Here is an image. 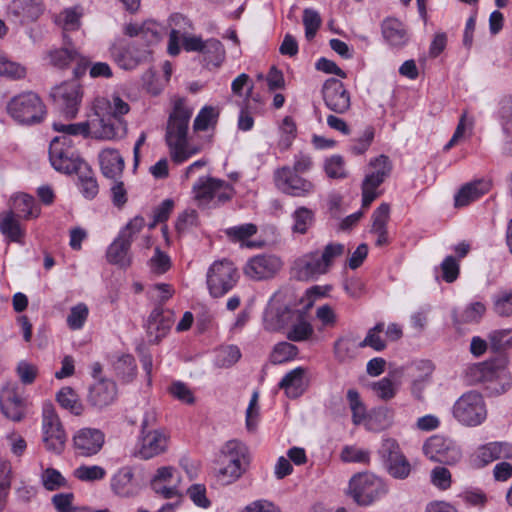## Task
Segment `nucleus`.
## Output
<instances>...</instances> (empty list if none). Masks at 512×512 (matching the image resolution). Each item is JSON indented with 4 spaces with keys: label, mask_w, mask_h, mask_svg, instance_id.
<instances>
[{
    "label": "nucleus",
    "mask_w": 512,
    "mask_h": 512,
    "mask_svg": "<svg viewBox=\"0 0 512 512\" xmlns=\"http://www.w3.org/2000/svg\"><path fill=\"white\" fill-rule=\"evenodd\" d=\"M423 452L433 462L455 465L462 458V451L457 443L447 437L434 435L423 445Z\"/></svg>",
    "instance_id": "4468645a"
},
{
    "label": "nucleus",
    "mask_w": 512,
    "mask_h": 512,
    "mask_svg": "<svg viewBox=\"0 0 512 512\" xmlns=\"http://www.w3.org/2000/svg\"><path fill=\"white\" fill-rule=\"evenodd\" d=\"M373 393L382 400L394 398L398 390V383L391 377L386 376L371 384Z\"/></svg>",
    "instance_id": "5fc2aeb1"
},
{
    "label": "nucleus",
    "mask_w": 512,
    "mask_h": 512,
    "mask_svg": "<svg viewBox=\"0 0 512 512\" xmlns=\"http://www.w3.org/2000/svg\"><path fill=\"white\" fill-rule=\"evenodd\" d=\"M82 94L81 86L75 81L61 83L51 91L56 106L67 119H74L77 116Z\"/></svg>",
    "instance_id": "dca6fc26"
},
{
    "label": "nucleus",
    "mask_w": 512,
    "mask_h": 512,
    "mask_svg": "<svg viewBox=\"0 0 512 512\" xmlns=\"http://www.w3.org/2000/svg\"><path fill=\"white\" fill-rule=\"evenodd\" d=\"M7 112L16 122L24 125L41 123L47 114L45 104L34 92L14 96L7 104Z\"/></svg>",
    "instance_id": "20e7f679"
},
{
    "label": "nucleus",
    "mask_w": 512,
    "mask_h": 512,
    "mask_svg": "<svg viewBox=\"0 0 512 512\" xmlns=\"http://www.w3.org/2000/svg\"><path fill=\"white\" fill-rule=\"evenodd\" d=\"M388 473L396 479H405L411 472V465L402 453L385 463Z\"/></svg>",
    "instance_id": "6e6d98bb"
},
{
    "label": "nucleus",
    "mask_w": 512,
    "mask_h": 512,
    "mask_svg": "<svg viewBox=\"0 0 512 512\" xmlns=\"http://www.w3.org/2000/svg\"><path fill=\"white\" fill-rule=\"evenodd\" d=\"M384 331V323H378L373 328L369 329L366 337L358 342V346L363 348L369 346L376 351L385 349V341L381 338L380 334Z\"/></svg>",
    "instance_id": "0e129e2a"
},
{
    "label": "nucleus",
    "mask_w": 512,
    "mask_h": 512,
    "mask_svg": "<svg viewBox=\"0 0 512 512\" xmlns=\"http://www.w3.org/2000/svg\"><path fill=\"white\" fill-rule=\"evenodd\" d=\"M125 34L140 37L147 45L158 43L165 34V28L154 20H146L141 24L130 23L125 27Z\"/></svg>",
    "instance_id": "bb28decb"
},
{
    "label": "nucleus",
    "mask_w": 512,
    "mask_h": 512,
    "mask_svg": "<svg viewBox=\"0 0 512 512\" xmlns=\"http://www.w3.org/2000/svg\"><path fill=\"white\" fill-rule=\"evenodd\" d=\"M453 416L464 426L481 425L487 418V409L482 395L476 391L464 393L453 406Z\"/></svg>",
    "instance_id": "6e6552de"
},
{
    "label": "nucleus",
    "mask_w": 512,
    "mask_h": 512,
    "mask_svg": "<svg viewBox=\"0 0 512 512\" xmlns=\"http://www.w3.org/2000/svg\"><path fill=\"white\" fill-rule=\"evenodd\" d=\"M391 422L390 412L387 409H378L367 414V418L362 424L369 431L379 432L388 428Z\"/></svg>",
    "instance_id": "864d4df0"
},
{
    "label": "nucleus",
    "mask_w": 512,
    "mask_h": 512,
    "mask_svg": "<svg viewBox=\"0 0 512 512\" xmlns=\"http://www.w3.org/2000/svg\"><path fill=\"white\" fill-rule=\"evenodd\" d=\"M99 164L106 178L117 180L124 169V159L116 149H104L99 153Z\"/></svg>",
    "instance_id": "2f4dec72"
},
{
    "label": "nucleus",
    "mask_w": 512,
    "mask_h": 512,
    "mask_svg": "<svg viewBox=\"0 0 512 512\" xmlns=\"http://www.w3.org/2000/svg\"><path fill=\"white\" fill-rule=\"evenodd\" d=\"M170 435L161 429L142 430L136 455L149 460L168 450Z\"/></svg>",
    "instance_id": "aec40b11"
},
{
    "label": "nucleus",
    "mask_w": 512,
    "mask_h": 512,
    "mask_svg": "<svg viewBox=\"0 0 512 512\" xmlns=\"http://www.w3.org/2000/svg\"><path fill=\"white\" fill-rule=\"evenodd\" d=\"M297 311L292 310L285 302V295L276 292L271 297L264 312V325L269 331H279L292 323Z\"/></svg>",
    "instance_id": "f3484780"
},
{
    "label": "nucleus",
    "mask_w": 512,
    "mask_h": 512,
    "mask_svg": "<svg viewBox=\"0 0 512 512\" xmlns=\"http://www.w3.org/2000/svg\"><path fill=\"white\" fill-rule=\"evenodd\" d=\"M11 12L22 22L35 21L43 12L42 0H14Z\"/></svg>",
    "instance_id": "f704fd0d"
},
{
    "label": "nucleus",
    "mask_w": 512,
    "mask_h": 512,
    "mask_svg": "<svg viewBox=\"0 0 512 512\" xmlns=\"http://www.w3.org/2000/svg\"><path fill=\"white\" fill-rule=\"evenodd\" d=\"M173 322L174 317L171 310L156 306L148 316L145 325L148 341L158 343L168 334Z\"/></svg>",
    "instance_id": "4be33fe9"
},
{
    "label": "nucleus",
    "mask_w": 512,
    "mask_h": 512,
    "mask_svg": "<svg viewBox=\"0 0 512 512\" xmlns=\"http://www.w3.org/2000/svg\"><path fill=\"white\" fill-rule=\"evenodd\" d=\"M433 370L434 367L428 360L416 361L406 368V376L411 380V391L416 398H421Z\"/></svg>",
    "instance_id": "393cba45"
},
{
    "label": "nucleus",
    "mask_w": 512,
    "mask_h": 512,
    "mask_svg": "<svg viewBox=\"0 0 512 512\" xmlns=\"http://www.w3.org/2000/svg\"><path fill=\"white\" fill-rule=\"evenodd\" d=\"M214 476L221 485H230L238 481L247 471L241 464L231 463L226 458L217 455Z\"/></svg>",
    "instance_id": "7c9ffc66"
},
{
    "label": "nucleus",
    "mask_w": 512,
    "mask_h": 512,
    "mask_svg": "<svg viewBox=\"0 0 512 512\" xmlns=\"http://www.w3.org/2000/svg\"><path fill=\"white\" fill-rule=\"evenodd\" d=\"M218 456L227 458L231 463L241 464L246 469H248L250 463L247 447L237 440L226 442L221 447Z\"/></svg>",
    "instance_id": "c9c22d12"
},
{
    "label": "nucleus",
    "mask_w": 512,
    "mask_h": 512,
    "mask_svg": "<svg viewBox=\"0 0 512 512\" xmlns=\"http://www.w3.org/2000/svg\"><path fill=\"white\" fill-rule=\"evenodd\" d=\"M238 280V269L232 261L227 259L214 261L207 270V288L209 294L215 298L227 294Z\"/></svg>",
    "instance_id": "423d86ee"
},
{
    "label": "nucleus",
    "mask_w": 512,
    "mask_h": 512,
    "mask_svg": "<svg viewBox=\"0 0 512 512\" xmlns=\"http://www.w3.org/2000/svg\"><path fill=\"white\" fill-rule=\"evenodd\" d=\"M289 326L290 329L286 333V337L294 342L306 341L314 332L312 325L306 319L305 312L298 310Z\"/></svg>",
    "instance_id": "4c0bfd02"
},
{
    "label": "nucleus",
    "mask_w": 512,
    "mask_h": 512,
    "mask_svg": "<svg viewBox=\"0 0 512 512\" xmlns=\"http://www.w3.org/2000/svg\"><path fill=\"white\" fill-rule=\"evenodd\" d=\"M292 232L297 234H306L314 223V212L304 206L298 207L292 213Z\"/></svg>",
    "instance_id": "09e8293b"
},
{
    "label": "nucleus",
    "mask_w": 512,
    "mask_h": 512,
    "mask_svg": "<svg viewBox=\"0 0 512 512\" xmlns=\"http://www.w3.org/2000/svg\"><path fill=\"white\" fill-rule=\"evenodd\" d=\"M370 171L366 174L362 183V206L368 208L379 196L377 188L390 175L392 164L385 155L372 159L369 163Z\"/></svg>",
    "instance_id": "f8f14e48"
},
{
    "label": "nucleus",
    "mask_w": 512,
    "mask_h": 512,
    "mask_svg": "<svg viewBox=\"0 0 512 512\" xmlns=\"http://www.w3.org/2000/svg\"><path fill=\"white\" fill-rule=\"evenodd\" d=\"M49 160L52 167L62 173H76L85 165L74 147L72 139L67 136L55 137L49 146Z\"/></svg>",
    "instance_id": "39448f33"
},
{
    "label": "nucleus",
    "mask_w": 512,
    "mask_h": 512,
    "mask_svg": "<svg viewBox=\"0 0 512 512\" xmlns=\"http://www.w3.org/2000/svg\"><path fill=\"white\" fill-rule=\"evenodd\" d=\"M40 481L47 491H57L68 486V481L61 472L51 467L42 470Z\"/></svg>",
    "instance_id": "8fccbe9b"
},
{
    "label": "nucleus",
    "mask_w": 512,
    "mask_h": 512,
    "mask_svg": "<svg viewBox=\"0 0 512 512\" xmlns=\"http://www.w3.org/2000/svg\"><path fill=\"white\" fill-rule=\"evenodd\" d=\"M116 398L117 386L115 382L101 379L90 387L87 401L94 408L103 409L113 404Z\"/></svg>",
    "instance_id": "b1692460"
},
{
    "label": "nucleus",
    "mask_w": 512,
    "mask_h": 512,
    "mask_svg": "<svg viewBox=\"0 0 512 512\" xmlns=\"http://www.w3.org/2000/svg\"><path fill=\"white\" fill-rule=\"evenodd\" d=\"M474 370L478 380L489 383L490 388L497 393L505 392L512 385V377L507 369L505 358L482 363L476 366Z\"/></svg>",
    "instance_id": "ddd939ff"
},
{
    "label": "nucleus",
    "mask_w": 512,
    "mask_h": 512,
    "mask_svg": "<svg viewBox=\"0 0 512 512\" xmlns=\"http://www.w3.org/2000/svg\"><path fill=\"white\" fill-rule=\"evenodd\" d=\"M492 348L495 351L512 347V329L495 330L489 335Z\"/></svg>",
    "instance_id": "774afa93"
},
{
    "label": "nucleus",
    "mask_w": 512,
    "mask_h": 512,
    "mask_svg": "<svg viewBox=\"0 0 512 512\" xmlns=\"http://www.w3.org/2000/svg\"><path fill=\"white\" fill-rule=\"evenodd\" d=\"M493 310L500 317L512 316V289L503 290L494 295Z\"/></svg>",
    "instance_id": "bf43d9fd"
},
{
    "label": "nucleus",
    "mask_w": 512,
    "mask_h": 512,
    "mask_svg": "<svg viewBox=\"0 0 512 512\" xmlns=\"http://www.w3.org/2000/svg\"><path fill=\"white\" fill-rule=\"evenodd\" d=\"M192 115L193 108L186 99L178 98L173 102V107L166 124L165 142L171 160L175 164L184 163L201 150L200 146L191 144L188 140L189 124Z\"/></svg>",
    "instance_id": "f03ea898"
},
{
    "label": "nucleus",
    "mask_w": 512,
    "mask_h": 512,
    "mask_svg": "<svg viewBox=\"0 0 512 512\" xmlns=\"http://www.w3.org/2000/svg\"><path fill=\"white\" fill-rule=\"evenodd\" d=\"M273 179L277 189L290 196L306 197L315 191L312 181L301 177L289 166L276 169Z\"/></svg>",
    "instance_id": "2eb2a0df"
},
{
    "label": "nucleus",
    "mask_w": 512,
    "mask_h": 512,
    "mask_svg": "<svg viewBox=\"0 0 512 512\" xmlns=\"http://www.w3.org/2000/svg\"><path fill=\"white\" fill-rule=\"evenodd\" d=\"M195 201L200 207H218L230 201L235 190L228 182L214 177H200L192 187Z\"/></svg>",
    "instance_id": "7ed1b4c3"
},
{
    "label": "nucleus",
    "mask_w": 512,
    "mask_h": 512,
    "mask_svg": "<svg viewBox=\"0 0 512 512\" xmlns=\"http://www.w3.org/2000/svg\"><path fill=\"white\" fill-rule=\"evenodd\" d=\"M308 379L306 377V369L303 367H296L289 371L278 386L283 389L286 396L289 398H297L301 396L308 387Z\"/></svg>",
    "instance_id": "cd10ccee"
},
{
    "label": "nucleus",
    "mask_w": 512,
    "mask_h": 512,
    "mask_svg": "<svg viewBox=\"0 0 512 512\" xmlns=\"http://www.w3.org/2000/svg\"><path fill=\"white\" fill-rule=\"evenodd\" d=\"M28 399L24 388L15 381H7L0 388V411L11 421L20 422L26 416Z\"/></svg>",
    "instance_id": "1a4fd4ad"
},
{
    "label": "nucleus",
    "mask_w": 512,
    "mask_h": 512,
    "mask_svg": "<svg viewBox=\"0 0 512 512\" xmlns=\"http://www.w3.org/2000/svg\"><path fill=\"white\" fill-rule=\"evenodd\" d=\"M144 226V218L136 216L119 232L107 249V259L110 263L121 267H128L131 264V243Z\"/></svg>",
    "instance_id": "0eeeda50"
},
{
    "label": "nucleus",
    "mask_w": 512,
    "mask_h": 512,
    "mask_svg": "<svg viewBox=\"0 0 512 512\" xmlns=\"http://www.w3.org/2000/svg\"><path fill=\"white\" fill-rule=\"evenodd\" d=\"M75 495L71 492L57 493L52 496L51 503L57 512H75L84 506L75 505Z\"/></svg>",
    "instance_id": "e2e57ef3"
},
{
    "label": "nucleus",
    "mask_w": 512,
    "mask_h": 512,
    "mask_svg": "<svg viewBox=\"0 0 512 512\" xmlns=\"http://www.w3.org/2000/svg\"><path fill=\"white\" fill-rule=\"evenodd\" d=\"M490 190V183L485 180H476L464 185L455 196V206L464 207L476 201Z\"/></svg>",
    "instance_id": "72a5a7b5"
},
{
    "label": "nucleus",
    "mask_w": 512,
    "mask_h": 512,
    "mask_svg": "<svg viewBox=\"0 0 512 512\" xmlns=\"http://www.w3.org/2000/svg\"><path fill=\"white\" fill-rule=\"evenodd\" d=\"M105 436L96 428L79 429L73 436V446L77 454L90 457L96 455L103 447Z\"/></svg>",
    "instance_id": "5701e85b"
},
{
    "label": "nucleus",
    "mask_w": 512,
    "mask_h": 512,
    "mask_svg": "<svg viewBox=\"0 0 512 512\" xmlns=\"http://www.w3.org/2000/svg\"><path fill=\"white\" fill-rule=\"evenodd\" d=\"M320 251H314L304 255L297 261L299 275L302 278H312L328 272V268L321 260Z\"/></svg>",
    "instance_id": "473e14b6"
},
{
    "label": "nucleus",
    "mask_w": 512,
    "mask_h": 512,
    "mask_svg": "<svg viewBox=\"0 0 512 512\" xmlns=\"http://www.w3.org/2000/svg\"><path fill=\"white\" fill-rule=\"evenodd\" d=\"M42 431L45 448L54 454H61L65 448L67 435L51 403H45L43 405Z\"/></svg>",
    "instance_id": "9b49d317"
},
{
    "label": "nucleus",
    "mask_w": 512,
    "mask_h": 512,
    "mask_svg": "<svg viewBox=\"0 0 512 512\" xmlns=\"http://www.w3.org/2000/svg\"><path fill=\"white\" fill-rule=\"evenodd\" d=\"M381 32L385 42L393 48H402L410 40L409 32L399 19L387 17L381 23Z\"/></svg>",
    "instance_id": "a878e982"
},
{
    "label": "nucleus",
    "mask_w": 512,
    "mask_h": 512,
    "mask_svg": "<svg viewBox=\"0 0 512 512\" xmlns=\"http://www.w3.org/2000/svg\"><path fill=\"white\" fill-rule=\"evenodd\" d=\"M357 347H359L358 343L353 338L339 339L334 345L335 356L339 361L344 362L355 356Z\"/></svg>",
    "instance_id": "69168bd1"
},
{
    "label": "nucleus",
    "mask_w": 512,
    "mask_h": 512,
    "mask_svg": "<svg viewBox=\"0 0 512 512\" xmlns=\"http://www.w3.org/2000/svg\"><path fill=\"white\" fill-rule=\"evenodd\" d=\"M112 490L121 497L134 496L139 491V484L134 479L133 469L123 467L111 479Z\"/></svg>",
    "instance_id": "c756f323"
},
{
    "label": "nucleus",
    "mask_w": 512,
    "mask_h": 512,
    "mask_svg": "<svg viewBox=\"0 0 512 512\" xmlns=\"http://www.w3.org/2000/svg\"><path fill=\"white\" fill-rule=\"evenodd\" d=\"M93 116L89 121L63 124L53 123V129L61 136H88L102 140L123 138L127 133V124L123 116L129 113L128 102L117 92L109 96H98L92 103Z\"/></svg>",
    "instance_id": "f257e3e1"
},
{
    "label": "nucleus",
    "mask_w": 512,
    "mask_h": 512,
    "mask_svg": "<svg viewBox=\"0 0 512 512\" xmlns=\"http://www.w3.org/2000/svg\"><path fill=\"white\" fill-rule=\"evenodd\" d=\"M13 212L17 217L24 219L36 218L40 214V208L33 197L27 194H19L13 198Z\"/></svg>",
    "instance_id": "79ce46f5"
},
{
    "label": "nucleus",
    "mask_w": 512,
    "mask_h": 512,
    "mask_svg": "<svg viewBox=\"0 0 512 512\" xmlns=\"http://www.w3.org/2000/svg\"><path fill=\"white\" fill-rule=\"evenodd\" d=\"M180 483L181 475L173 466L159 467L150 481L153 491L165 499L181 496Z\"/></svg>",
    "instance_id": "6ab92c4d"
},
{
    "label": "nucleus",
    "mask_w": 512,
    "mask_h": 512,
    "mask_svg": "<svg viewBox=\"0 0 512 512\" xmlns=\"http://www.w3.org/2000/svg\"><path fill=\"white\" fill-rule=\"evenodd\" d=\"M387 492L383 481L370 473L353 476L349 482V494L360 506H369Z\"/></svg>",
    "instance_id": "9d476101"
},
{
    "label": "nucleus",
    "mask_w": 512,
    "mask_h": 512,
    "mask_svg": "<svg viewBox=\"0 0 512 512\" xmlns=\"http://www.w3.org/2000/svg\"><path fill=\"white\" fill-rule=\"evenodd\" d=\"M281 259L273 254H259L248 259L243 272L246 277L254 281L273 278L282 268Z\"/></svg>",
    "instance_id": "a211bd4d"
},
{
    "label": "nucleus",
    "mask_w": 512,
    "mask_h": 512,
    "mask_svg": "<svg viewBox=\"0 0 512 512\" xmlns=\"http://www.w3.org/2000/svg\"><path fill=\"white\" fill-rule=\"evenodd\" d=\"M107 472L99 465H81L73 471V476L82 482H94L105 478Z\"/></svg>",
    "instance_id": "4d7b16f0"
},
{
    "label": "nucleus",
    "mask_w": 512,
    "mask_h": 512,
    "mask_svg": "<svg viewBox=\"0 0 512 512\" xmlns=\"http://www.w3.org/2000/svg\"><path fill=\"white\" fill-rule=\"evenodd\" d=\"M298 354V348L288 342H281L275 345L271 353V361L274 364H281L290 361Z\"/></svg>",
    "instance_id": "680f3d73"
},
{
    "label": "nucleus",
    "mask_w": 512,
    "mask_h": 512,
    "mask_svg": "<svg viewBox=\"0 0 512 512\" xmlns=\"http://www.w3.org/2000/svg\"><path fill=\"white\" fill-rule=\"evenodd\" d=\"M322 95L329 110L344 114L350 109V94L340 80L335 78L326 80L322 88Z\"/></svg>",
    "instance_id": "412c9836"
},
{
    "label": "nucleus",
    "mask_w": 512,
    "mask_h": 512,
    "mask_svg": "<svg viewBox=\"0 0 512 512\" xmlns=\"http://www.w3.org/2000/svg\"><path fill=\"white\" fill-rule=\"evenodd\" d=\"M82 8L79 6L64 9L56 18V22L65 31H74L80 28Z\"/></svg>",
    "instance_id": "3c124183"
},
{
    "label": "nucleus",
    "mask_w": 512,
    "mask_h": 512,
    "mask_svg": "<svg viewBox=\"0 0 512 512\" xmlns=\"http://www.w3.org/2000/svg\"><path fill=\"white\" fill-rule=\"evenodd\" d=\"M218 115L219 113L214 107H203L194 119V131H206L209 127L214 126L217 122Z\"/></svg>",
    "instance_id": "13d9d810"
},
{
    "label": "nucleus",
    "mask_w": 512,
    "mask_h": 512,
    "mask_svg": "<svg viewBox=\"0 0 512 512\" xmlns=\"http://www.w3.org/2000/svg\"><path fill=\"white\" fill-rule=\"evenodd\" d=\"M346 400L352 413L354 425H361L367 418V408L359 392L356 389H349L346 393Z\"/></svg>",
    "instance_id": "a18cd8bd"
},
{
    "label": "nucleus",
    "mask_w": 512,
    "mask_h": 512,
    "mask_svg": "<svg viewBox=\"0 0 512 512\" xmlns=\"http://www.w3.org/2000/svg\"><path fill=\"white\" fill-rule=\"evenodd\" d=\"M509 451L506 443L490 442L477 449L473 456L474 465L477 468L484 467L495 460L508 457Z\"/></svg>",
    "instance_id": "c85d7f7f"
},
{
    "label": "nucleus",
    "mask_w": 512,
    "mask_h": 512,
    "mask_svg": "<svg viewBox=\"0 0 512 512\" xmlns=\"http://www.w3.org/2000/svg\"><path fill=\"white\" fill-rule=\"evenodd\" d=\"M241 358L240 349L236 345L221 346L215 351L214 363L219 368H229Z\"/></svg>",
    "instance_id": "de8ad7c7"
},
{
    "label": "nucleus",
    "mask_w": 512,
    "mask_h": 512,
    "mask_svg": "<svg viewBox=\"0 0 512 512\" xmlns=\"http://www.w3.org/2000/svg\"><path fill=\"white\" fill-rule=\"evenodd\" d=\"M202 53L207 65L219 67L225 59V49L222 43L217 39L205 41Z\"/></svg>",
    "instance_id": "603ef678"
},
{
    "label": "nucleus",
    "mask_w": 512,
    "mask_h": 512,
    "mask_svg": "<svg viewBox=\"0 0 512 512\" xmlns=\"http://www.w3.org/2000/svg\"><path fill=\"white\" fill-rule=\"evenodd\" d=\"M117 377L124 383L131 382L136 375L135 359L131 355L120 356L113 364Z\"/></svg>",
    "instance_id": "49530a36"
},
{
    "label": "nucleus",
    "mask_w": 512,
    "mask_h": 512,
    "mask_svg": "<svg viewBox=\"0 0 512 512\" xmlns=\"http://www.w3.org/2000/svg\"><path fill=\"white\" fill-rule=\"evenodd\" d=\"M0 231L12 242L20 243L24 237V230L12 210L0 213Z\"/></svg>",
    "instance_id": "e433bc0d"
},
{
    "label": "nucleus",
    "mask_w": 512,
    "mask_h": 512,
    "mask_svg": "<svg viewBox=\"0 0 512 512\" xmlns=\"http://www.w3.org/2000/svg\"><path fill=\"white\" fill-rule=\"evenodd\" d=\"M389 217L390 207L387 203H382L372 214L370 232L374 234L381 231H387Z\"/></svg>",
    "instance_id": "338daca9"
},
{
    "label": "nucleus",
    "mask_w": 512,
    "mask_h": 512,
    "mask_svg": "<svg viewBox=\"0 0 512 512\" xmlns=\"http://www.w3.org/2000/svg\"><path fill=\"white\" fill-rule=\"evenodd\" d=\"M89 315V309L85 303H78L70 309L67 316V325L71 330L83 328Z\"/></svg>",
    "instance_id": "052dcab7"
},
{
    "label": "nucleus",
    "mask_w": 512,
    "mask_h": 512,
    "mask_svg": "<svg viewBox=\"0 0 512 512\" xmlns=\"http://www.w3.org/2000/svg\"><path fill=\"white\" fill-rule=\"evenodd\" d=\"M47 58L49 63L59 69H64L74 61L80 59L78 51L71 46L54 49L48 52Z\"/></svg>",
    "instance_id": "c03bdc74"
},
{
    "label": "nucleus",
    "mask_w": 512,
    "mask_h": 512,
    "mask_svg": "<svg viewBox=\"0 0 512 512\" xmlns=\"http://www.w3.org/2000/svg\"><path fill=\"white\" fill-rule=\"evenodd\" d=\"M148 51H142L139 54H134L132 47L124 49H114L112 56L118 66L125 70H132L136 68L142 61L146 59Z\"/></svg>",
    "instance_id": "ea45409f"
},
{
    "label": "nucleus",
    "mask_w": 512,
    "mask_h": 512,
    "mask_svg": "<svg viewBox=\"0 0 512 512\" xmlns=\"http://www.w3.org/2000/svg\"><path fill=\"white\" fill-rule=\"evenodd\" d=\"M76 174H78L79 188L82 195L86 199H94L99 192V186L89 165L87 163L82 165Z\"/></svg>",
    "instance_id": "a19ab883"
},
{
    "label": "nucleus",
    "mask_w": 512,
    "mask_h": 512,
    "mask_svg": "<svg viewBox=\"0 0 512 512\" xmlns=\"http://www.w3.org/2000/svg\"><path fill=\"white\" fill-rule=\"evenodd\" d=\"M499 120L504 134L506 151L512 155V99L505 98L500 102Z\"/></svg>",
    "instance_id": "58836bf2"
},
{
    "label": "nucleus",
    "mask_w": 512,
    "mask_h": 512,
    "mask_svg": "<svg viewBox=\"0 0 512 512\" xmlns=\"http://www.w3.org/2000/svg\"><path fill=\"white\" fill-rule=\"evenodd\" d=\"M59 405L70 411L72 414L79 416L84 411V406L78 394L71 387H63L56 395Z\"/></svg>",
    "instance_id": "37998d69"
}]
</instances>
